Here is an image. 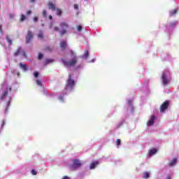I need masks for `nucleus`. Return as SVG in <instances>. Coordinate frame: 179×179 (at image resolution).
<instances>
[{"mask_svg":"<svg viewBox=\"0 0 179 179\" xmlns=\"http://www.w3.org/2000/svg\"><path fill=\"white\" fill-rule=\"evenodd\" d=\"M70 53L71 57H73L72 59H71L70 61H66L65 60V59H61L64 66H75L76 64H78V56L75 55V52L73 50H70Z\"/></svg>","mask_w":179,"mask_h":179,"instance_id":"1","label":"nucleus"},{"mask_svg":"<svg viewBox=\"0 0 179 179\" xmlns=\"http://www.w3.org/2000/svg\"><path fill=\"white\" fill-rule=\"evenodd\" d=\"M48 8L51 9V10H55V5H54V3L50 2L48 3Z\"/></svg>","mask_w":179,"mask_h":179,"instance_id":"14","label":"nucleus"},{"mask_svg":"<svg viewBox=\"0 0 179 179\" xmlns=\"http://www.w3.org/2000/svg\"><path fill=\"white\" fill-rule=\"evenodd\" d=\"M177 23H178L177 21L171 22L169 24V27H171V29H174V27H176L177 26Z\"/></svg>","mask_w":179,"mask_h":179,"instance_id":"15","label":"nucleus"},{"mask_svg":"<svg viewBox=\"0 0 179 179\" xmlns=\"http://www.w3.org/2000/svg\"><path fill=\"white\" fill-rule=\"evenodd\" d=\"M177 163V158H174L169 162L170 167H173V166H175Z\"/></svg>","mask_w":179,"mask_h":179,"instance_id":"13","label":"nucleus"},{"mask_svg":"<svg viewBox=\"0 0 179 179\" xmlns=\"http://www.w3.org/2000/svg\"><path fill=\"white\" fill-rule=\"evenodd\" d=\"M59 45H60V48H62V51H64V50H65V48H66V47H68V44L66 43V41H65L60 42Z\"/></svg>","mask_w":179,"mask_h":179,"instance_id":"11","label":"nucleus"},{"mask_svg":"<svg viewBox=\"0 0 179 179\" xmlns=\"http://www.w3.org/2000/svg\"><path fill=\"white\" fill-rule=\"evenodd\" d=\"M150 177V173L149 172H144L143 178L145 179H148Z\"/></svg>","mask_w":179,"mask_h":179,"instance_id":"17","label":"nucleus"},{"mask_svg":"<svg viewBox=\"0 0 179 179\" xmlns=\"http://www.w3.org/2000/svg\"><path fill=\"white\" fill-rule=\"evenodd\" d=\"M74 9H79V6H78V4H74Z\"/></svg>","mask_w":179,"mask_h":179,"instance_id":"37","label":"nucleus"},{"mask_svg":"<svg viewBox=\"0 0 179 179\" xmlns=\"http://www.w3.org/2000/svg\"><path fill=\"white\" fill-rule=\"evenodd\" d=\"M31 173L32 176H37V171H36V170H34V169H32L31 171Z\"/></svg>","mask_w":179,"mask_h":179,"instance_id":"29","label":"nucleus"},{"mask_svg":"<svg viewBox=\"0 0 179 179\" xmlns=\"http://www.w3.org/2000/svg\"><path fill=\"white\" fill-rule=\"evenodd\" d=\"M87 57H89V51H85V54L83 56V58H87Z\"/></svg>","mask_w":179,"mask_h":179,"instance_id":"24","label":"nucleus"},{"mask_svg":"<svg viewBox=\"0 0 179 179\" xmlns=\"http://www.w3.org/2000/svg\"><path fill=\"white\" fill-rule=\"evenodd\" d=\"M177 13V10H173L170 12V16H174Z\"/></svg>","mask_w":179,"mask_h":179,"instance_id":"22","label":"nucleus"},{"mask_svg":"<svg viewBox=\"0 0 179 179\" xmlns=\"http://www.w3.org/2000/svg\"><path fill=\"white\" fill-rule=\"evenodd\" d=\"M26 15H31V10L27 11Z\"/></svg>","mask_w":179,"mask_h":179,"instance_id":"39","label":"nucleus"},{"mask_svg":"<svg viewBox=\"0 0 179 179\" xmlns=\"http://www.w3.org/2000/svg\"><path fill=\"white\" fill-rule=\"evenodd\" d=\"M5 125V122H3L2 124H1V128H3V126Z\"/></svg>","mask_w":179,"mask_h":179,"instance_id":"44","label":"nucleus"},{"mask_svg":"<svg viewBox=\"0 0 179 179\" xmlns=\"http://www.w3.org/2000/svg\"><path fill=\"white\" fill-rule=\"evenodd\" d=\"M99 164H100V162H99V161H95L92 162L90 166V170H93L94 169H96V167H97Z\"/></svg>","mask_w":179,"mask_h":179,"instance_id":"10","label":"nucleus"},{"mask_svg":"<svg viewBox=\"0 0 179 179\" xmlns=\"http://www.w3.org/2000/svg\"><path fill=\"white\" fill-rule=\"evenodd\" d=\"M20 66L22 69H23V71H27V66H26V64H23L22 63L20 64Z\"/></svg>","mask_w":179,"mask_h":179,"instance_id":"18","label":"nucleus"},{"mask_svg":"<svg viewBox=\"0 0 179 179\" xmlns=\"http://www.w3.org/2000/svg\"><path fill=\"white\" fill-rule=\"evenodd\" d=\"M36 85H38V86H42L41 80H36Z\"/></svg>","mask_w":179,"mask_h":179,"instance_id":"27","label":"nucleus"},{"mask_svg":"<svg viewBox=\"0 0 179 179\" xmlns=\"http://www.w3.org/2000/svg\"><path fill=\"white\" fill-rule=\"evenodd\" d=\"M57 15L61 16V15H62V11L59 9H57Z\"/></svg>","mask_w":179,"mask_h":179,"instance_id":"26","label":"nucleus"},{"mask_svg":"<svg viewBox=\"0 0 179 179\" xmlns=\"http://www.w3.org/2000/svg\"><path fill=\"white\" fill-rule=\"evenodd\" d=\"M59 27H61V29H63L62 30L59 31V35L62 37V36H64V34H66V33H68V31L65 29H68L69 27V25L66 22H60Z\"/></svg>","mask_w":179,"mask_h":179,"instance_id":"3","label":"nucleus"},{"mask_svg":"<svg viewBox=\"0 0 179 179\" xmlns=\"http://www.w3.org/2000/svg\"><path fill=\"white\" fill-rule=\"evenodd\" d=\"M0 33H3V31H2V25H0Z\"/></svg>","mask_w":179,"mask_h":179,"instance_id":"43","label":"nucleus"},{"mask_svg":"<svg viewBox=\"0 0 179 179\" xmlns=\"http://www.w3.org/2000/svg\"><path fill=\"white\" fill-rule=\"evenodd\" d=\"M38 20V17H34V22H37Z\"/></svg>","mask_w":179,"mask_h":179,"instance_id":"40","label":"nucleus"},{"mask_svg":"<svg viewBox=\"0 0 179 179\" xmlns=\"http://www.w3.org/2000/svg\"><path fill=\"white\" fill-rule=\"evenodd\" d=\"M43 54H41V53H40L39 55H38V58L39 59H41L42 58H43Z\"/></svg>","mask_w":179,"mask_h":179,"instance_id":"36","label":"nucleus"},{"mask_svg":"<svg viewBox=\"0 0 179 179\" xmlns=\"http://www.w3.org/2000/svg\"><path fill=\"white\" fill-rule=\"evenodd\" d=\"M53 26H54V22H50L49 25L50 29H52Z\"/></svg>","mask_w":179,"mask_h":179,"instance_id":"34","label":"nucleus"},{"mask_svg":"<svg viewBox=\"0 0 179 179\" xmlns=\"http://www.w3.org/2000/svg\"><path fill=\"white\" fill-rule=\"evenodd\" d=\"M31 3H33V2H36V0H30Z\"/></svg>","mask_w":179,"mask_h":179,"instance_id":"45","label":"nucleus"},{"mask_svg":"<svg viewBox=\"0 0 179 179\" xmlns=\"http://www.w3.org/2000/svg\"><path fill=\"white\" fill-rule=\"evenodd\" d=\"M59 100H60V101H64V97L59 96Z\"/></svg>","mask_w":179,"mask_h":179,"instance_id":"41","label":"nucleus"},{"mask_svg":"<svg viewBox=\"0 0 179 179\" xmlns=\"http://www.w3.org/2000/svg\"><path fill=\"white\" fill-rule=\"evenodd\" d=\"M38 37L39 38H44V34H43L42 31H39V33L38 34Z\"/></svg>","mask_w":179,"mask_h":179,"instance_id":"20","label":"nucleus"},{"mask_svg":"<svg viewBox=\"0 0 179 179\" xmlns=\"http://www.w3.org/2000/svg\"><path fill=\"white\" fill-rule=\"evenodd\" d=\"M45 50L46 51H51V48H50L49 46H46V47L45 48Z\"/></svg>","mask_w":179,"mask_h":179,"instance_id":"33","label":"nucleus"},{"mask_svg":"<svg viewBox=\"0 0 179 179\" xmlns=\"http://www.w3.org/2000/svg\"><path fill=\"white\" fill-rule=\"evenodd\" d=\"M49 19L51 20H52V15H49Z\"/></svg>","mask_w":179,"mask_h":179,"instance_id":"46","label":"nucleus"},{"mask_svg":"<svg viewBox=\"0 0 179 179\" xmlns=\"http://www.w3.org/2000/svg\"><path fill=\"white\" fill-rule=\"evenodd\" d=\"M43 17H47V10H44L42 13Z\"/></svg>","mask_w":179,"mask_h":179,"instance_id":"30","label":"nucleus"},{"mask_svg":"<svg viewBox=\"0 0 179 179\" xmlns=\"http://www.w3.org/2000/svg\"><path fill=\"white\" fill-rule=\"evenodd\" d=\"M19 75H20V73H17V76H19Z\"/></svg>","mask_w":179,"mask_h":179,"instance_id":"49","label":"nucleus"},{"mask_svg":"<svg viewBox=\"0 0 179 179\" xmlns=\"http://www.w3.org/2000/svg\"><path fill=\"white\" fill-rule=\"evenodd\" d=\"M155 120H156V117L155 115H152L150 121L147 122L148 127H150V125H153L155 124Z\"/></svg>","mask_w":179,"mask_h":179,"instance_id":"9","label":"nucleus"},{"mask_svg":"<svg viewBox=\"0 0 179 179\" xmlns=\"http://www.w3.org/2000/svg\"><path fill=\"white\" fill-rule=\"evenodd\" d=\"M156 153H157V150L155 148L149 150V156H153V155H156Z\"/></svg>","mask_w":179,"mask_h":179,"instance_id":"12","label":"nucleus"},{"mask_svg":"<svg viewBox=\"0 0 179 179\" xmlns=\"http://www.w3.org/2000/svg\"><path fill=\"white\" fill-rule=\"evenodd\" d=\"M62 179H71L69 176H64Z\"/></svg>","mask_w":179,"mask_h":179,"instance_id":"42","label":"nucleus"},{"mask_svg":"<svg viewBox=\"0 0 179 179\" xmlns=\"http://www.w3.org/2000/svg\"><path fill=\"white\" fill-rule=\"evenodd\" d=\"M77 30L78 31H82V26L80 25L77 26Z\"/></svg>","mask_w":179,"mask_h":179,"instance_id":"32","label":"nucleus"},{"mask_svg":"<svg viewBox=\"0 0 179 179\" xmlns=\"http://www.w3.org/2000/svg\"><path fill=\"white\" fill-rule=\"evenodd\" d=\"M80 166H82L80 161L78 159H73V164L71 166L70 169L71 171H75V170H78Z\"/></svg>","mask_w":179,"mask_h":179,"instance_id":"4","label":"nucleus"},{"mask_svg":"<svg viewBox=\"0 0 179 179\" xmlns=\"http://www.w3.org/2000/svg\"><path fill=\"white\" fill-rule=\"evenodd\" d=\"M90 62H94V59H92Z\"/></svg>","mask_w":179,"mask_h":179,"instance_id":"47","label":"nucleus"},{"mask_svg":"<svg viewBox=\"0 0 179 179\" xmlns=\"http://www.w3.org/2000/svg\"><path fill=\"white\" fill-rule=\"evenodd\" d=\"M54 30L55 31H59V28L58 27H55Z\"/></svg>","mask_w":179,"mask_h":179,"instance_id":"35","label":"nucleus"},{"mask_svg":"<svg viewBox=\"0 0 179 179\" xmlns=\"http://www.w3.org/2000/svg\"><path fill=\"white\" fill-rule=\"evenodd\" d=\"M162 80L163 85H169V83H170V80H169V79H167V78H166L165 72L162 73Z\"/></svg>","mask_w":179,"mask_h":179,"instance_id":"8","label":"nucleus"},{"mask_svg":"<svg viewBox=\"0 0 179 179\" xmlns=\"http://www.w3.org/2000/svg\"><path fill=\"white\" fill-rule=\"evenodd\" d=\"M6 40L8 44H10V45H12V39H10V37L8 35H7L6 36Z\"/></svg>","mask_w":179,"mask_h":179,"instance_id":"21","label":"nucleus"},{"mask_svg":"<svg viewBox=\"0 0 179 179\" xmlns=\"http://www.w3.org/2000/svg\"><path fill=\"white\" fill-rule=\"evenodd\" d=\"M45 62H46V64H51V62H54V59H47Z\"/></svg>","mask_w":179,"mask_h":179,"instance_id":"25","label":"nucleus"},{"mask_svg":"<svg viewBox=\"0 0 179 179\" xmlns=\"http://www.w3.org/2000/svg\"><path fill=\"white\" fill-rule=\"evenodd\" d=\"M26 20V16L23 14L21 15L20 22H24Z\"/></svg>","mask_w":179,"mask_h":179,"instance_id":"23","label":"nucleus"},{"mask_svg":"<svg viewBox=\"0 0 179 179\" xmlns=\"http://www.w3.org/2000/svg\"><path fill=\"white\" fill-rule=\"evenodd\" d=\"M128 104H129V106H132V101L131 100H129L128 101Z\"/></svg>","mask_w":179,"mask_h":179,"instance_id":"38","label":"nucleus"},{"mask_svg":"<svg viewBox=\"0 0 179 179\" xmlns=\"http://www.w3.org/2000/svg\"><path fill=\"white\" fill-rule=\"evenodd\" d=\"M74 86H75V80L72 79V76L69 74L67 80V83L66 84L65 89L66 90H72Z\"/></svg>","mask_w":179,"mask_h":179,"instance_id":"2","label":"nucleus"},{"mask_svg":"<svg viewBox=\"0 0 179 179\" xmlns=\"http://www.w3.org/2000/svg\"><path fill=\"white\" fill-rule=\"evenodd\" d=\"M41 26H44V24H42Z\"/></svg>","mask_w":179,"mask_h":179,"instance_id":"50","label":"nucleus"},{"mask_svg":"<svg viewBox=\"0 0 179 179\" xmlns=\"http://www.w3.org/2000/svg\"><path fill=\"white\" fill-rule=\"evenodd\" d=\"M116 145H117V146H120V145H121V139L117 138V139L116 140Z\"/></svg>","mask_w":179,"mask_h":179,"instance_id":"28","label":"nucleus"},{"mask_svg":"<svg viewBox=\"0 0 179 179\" xmlns=\"http://www.w3.org/2000/svg\"><path fill=\"white\" fill-rule=\"evenodd\" d=\"M34 37V35L33 34L32 31H28L27 36L25 37V41L27 44H29V43H31V40H33V38Z\"/></svg>","mask_w":179,"mask_h":179,"instance_id":"6","label":"nucleus"},{"mask_svg":"<svg viewBox=\"0 0 179 179\" xmlns=\"http://www.w3.org/2000/svg\"><path fill=\"white\" fill-rule=\"evenodd\" d=\"M169 106H170V101L167 100L165 101L161 106L159 108L160 110V113H165L166 110H167V108H169Z\"/></svg>","mask_w":179,"mask_h":179,"instance_id":"5","label":"nucleus"},{"mask_svg":"<svg viewBox=\"0 0 179 179\" xmlns=\"http://www.w3.org/2000/svg\"><path fill=\"white\" fill-rule=\"evenodd\" d=\"M166 179H171V178L170 176H167Z\"/></svg>","mask_w":179,"mask_h":179,"instance_id":"48","label":"nucleus"},{"mask_svg":"<svg viewBox=\"0 0 179 179\" xmlns=\"http://www.w3.org/2000/svg\"><path fill=\"white\" fill-rule=\"evenodd\" d=\"M85 1H87V0H85Z\"/></svg>","mask_w":179,"mask_h":179,"instance_id":"51","label":"nucleus"},{"mask_svg":"<svg viewBox=\"0 0 179 179\" xmlns=\"http://www.w3.org/2000/svg\"><path fill=\"white\" fill-rule=\"evenodd\" d=\"M34 78H38V71H35L34 73Z\"/></svg>","mask_w":179,"mask_h":179,"instance_id":"31","label":"nucleus"},{"mask_svg":"<svg viewBox=\"0 0 179 179\" xmlns=\"http://www.w3.org/2000/svg\"><path fill=\"white\" fill-rule=\"evenodd\" d=\"M20 52H22V57L24 58H26V52H24V50H22V48H17V50H16V52L14 54L15 57H17V55H19V54H20Z\"/></svg>","mask_w":179,"mask_h":179,"instance_id":"7","label":"nucleus"},{"mask_svg":"<svg viewBox=\"0 0 179 179\" xmlns=\"http://www.w3.org/2000/svg\"><path fill=\"white\" fill-rule=\"evenodd\" d=\"M12 101L11 98H9V100L7 102V106L6 108V113H8V110H9V106H10V101Z\"/></svg>","mask_w":179,"mask_h":179,"instance_id":"16","label":"nucleus"},{"mask_svg":"<svg viewBox=\"0 0 179 179\" xmlns=\"http://www.w3.org/2000/svg\"><path fill=\"white\" fill-rule=\"evenodd\" d=\"M6 96H8V91H5L3 94L1 96V100H3V99H5V97H6Z\"/></svg>","mask_w":179,"mask_h":179,"instance_id":"19","label":"nucleus"}]
</instances>
